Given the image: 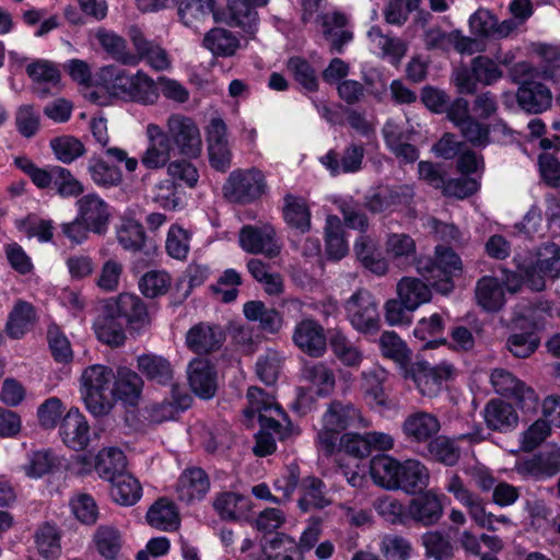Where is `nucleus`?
<instances>
[{
  "label": "nucleus",
  "mask_w": 560,
  "mask_h": 560,
  "mask_svg": "<svg viewBox=\"0 0 560 560\" xmlns=\"http://www.w3.org/2000/svg\"><path fill=\"white\" fill-rule=\"evenodd\" d=\"M368 36L382 56L387 57L393 65H397L407 51V46L400 38L383 34L378 26L371 27Z\"/></svg>",
  "instance_id": "nucleus-54"
},
{
  "label": "nucleus",
  "mask_w": 560,
  "mask_h": 560,
  "mask_svg": "<svg viewBox=\"0 0 560 560\" xmlns=\"http://www.w3.org/2000/svg\"><path fill=\"white\" fill-rule=\"evenodd\" d=\"M110 497L120 505L130 506L136 504L141 495L142 489L139 481L128 472L118 475L110 481Z\"/></svg>",
  "instance_id": "nucleus-48"
},
{
  "label": "nucleus",
  "mask_w": 560,
  "mask_h": 560,
  "mask_svg": "<svg viewBox=\"0 0 560 560\" xmlns=\"http://www.w3.org/2000/svg\"><path fill=\"white\" fill-rule=\"evenodd\" d=\"M36 312L33 305L25 301H18L9 314L5 325L7 334L13 339L22 338L34 323Z\"/></svg>",
  "instance_id": "nucleus-47"
},
{
  "label": "nucleus",
  "mask_w": 560,
  "mask_h": 560,
  "mask_svg": "<svg viewBox=\"0 0 560 560\" xmlns=\"http://www.w3.org/2000/svg\"><path fill=\"white\" fill-rule=\"evenodd\" d=\"M347 22V16L340 12H334L324 16L323 34L331 43V50L334 52L342 54L343 46L353 38L352 32L346 28Z\"/></svg>",
  "instance_id": "nucleus-38"
},
{
  "label": "nucleus",
  "mask_w": 560,
  "mask_h": 560,
  "mask_svg": "<svg viewBox=\"0 0 560 560\" xmlns=\"http://www.w3.org/2000/svg\"><path fill=\"white\" fill-rule=\"evenodd\" d=\"M190 160L182 156V159L173 160L167 165V175L175 185L178 183L188 188L197 187L200 175L197 166Z\"/></svg>",
  "instance_id": "nucleus-59"
},
{
  "label": "nucleus",
  "mask_w": 560,
  "mask_h": 560,
  "mask_svg": "<svg viewBox=\"0 0 560 560\" xmlns=\"http://www.w3.org/2000/svg\"><path fill=\"white\" fill-rule=\"evenodd\" d=\"M248 407L245 409L247 418L258 417L260 431L256 435L254 453L267 456L276 451V439L287 436L288 416L275 398L259 387H249L247 390Z\"/></svg>",
  "instance_id": "nucleus-1"
},
{
  "label": "nucleus",
  "mask_w": 560,
  "mask_h": 560,
  "mask_svg": "<svg viewBox=\"0 0 560 560\" xmlns=\"http://www.w3.org/2000/svg\"><path fill=\"white\" fill-rule=\"evenodd\" d=\"M476 300L485 311L497 312L505 303L503 285L498 278L485 276L476 284Z\"/></svg>",
  "instance_id": "nucleus-39"
},
{
  "label": "nucleus",
  "mask_w": 560,
  "mask_h": 560,
  "mask_svg": "<svg viewBox=\"0 0 560 560\" xmlns=\"http://www.w3.org/2000/svg\"><path fill=\"white\" fill-rule=\"evenodd\" d=\"M224 334L220 326L199 323L186 335L187 347L198 354L209 353L220 348Z\"/></svg>",
  "instance_id": "nucleus-24"
},
{
  "label": "nucleus",
  "mask_w": 560,
  "mask_h": 560,
  "mask_svg": "<svg viewBox=\"0 0 560 560\" xmlns=\"http://www.w3.org/2000/svg\"><path fill=\"white\" fill-rule=\"evenodd\" d=\"M552 95L550 90L540 82L524 81L517 91L520 106L533 114H538L550 107Z\"/></svg>",
  "instance_id": "nucleus-29"
},
{
  "label": "nucleus",
  "mask_w": 560,
  "mask_h": 560,
  "mask_svg": "<svg viewBox=\"0 0 560 560\" xmlns=\"http://www.w3.org/2000/svg\"><path fill=\"white\" fill-rule=\"evenodd\" d=\"M483 417L490 429L501 432L509 431L518 423V416L513 406L500 399H492L486 405Z\"/></svg>",
  "instance_id": "nucleus-34"
},
{
  "label": "nucleus",
  "mask_w": 560,
  "mask_h": 560,
  "mask_svg": "<svg viewBox=\"0 0 560 560\" xmlns=\"http://www.w3.org/2000/svg\"><path fill=\"white\" fill-rule=\"evenodd\" d=\"M177 12L185 26L197 31L213 15L214 0H179Z\"/></svg>",
  "instance_id": "nucleus-35"
},
{
  "label": "nucleus",
  "mask_w": 560,
  "mask_h": 560,
  "mask_svg": "<svg viewBox=\"0 0 560 560\" xmlns=\"http://www.w3.org/2000/svg\"><path fill=\"white\" fill-rule=\"evenodd\" d=\"M88 171L92 180L101 187H115L121 183L120 170L98 156L89 160Z\"/></svg>",
  "instance_id": "nucleus-57"
},
{
  "label": "nucleus",
  "mask_w": 560,
  "mask_h": 560,
  "mask_svg": "<svg viewBox=\"0 0 560 560\" xmlns=\"http://www.w3.org/2000/svg\"><path fill=\"white\" fill-rule=\"evenodd\" d=\"M128 36L136 49L135 55L139 57V62L145 60L151 68L158 71L170 68L171 61L166 50L159 44L147 39L138 26H130Z\"/></svg>",
  "instance_id": "nucleus-18"
},
{
  "label": "nucleus",
  "mask_w": 560,
  "mask_h": 560,
  "mask_svg": "<svg viewBox=\"0 0 560 560\" xmlns=\"http://www.w3.org/2000/svg\"><path fill=\"white\" fill-rule=\"evenodd\" d=\"M283 215L290 226L302 233L307 232L311 228V212L302 198L287 195L284 198Z\"/></svg>",
  "instance_id": "nucleus-55"
},
{
  "label": "nucleus",
  "mask_w": 560,
  "mask_h": 560,
  "mask_svg": "<svg viewBox=\"0 0 560 560\" xmlns=\"http://www.w3.org/2000/svg\"><path fill=\"white\" fill-rule=\"evenodd\" d=\"M100 80L114 95L141 105H153L160 97L158 81L144 71L135 74L116 66L101 68Z\"/></svg>",
  "instance_id": "nucleus-2"
},
{
  "label": "nucleus",
  "mask_w": 560,
  "mask_h": 560,
  "mask_svg": "<svg viewBox=\"0 0 560 560\" xmlns=\"http://www.w3.org/2000/svg\"><path fill=\"white\" fill-rule=\"evenodd\" d=\"M444 494H436L432 490L420 493L412 498L408 504L409 520L423 526L436 524L443 515Z\"/></svg>",
  "instance_id": "nucleus-15"
},
{
  "label": "nucleus",
  "mask_w": 560,
  "mask_h": 560,
  "mask_svg": "<svg viewBox=\"0 0 560 560\" xmlns=\"http://www.w3.org/2000/svg\"><path fill=\"white\" fill-rule=\"evenodd\" d=\"M114 378L113 370L103 364L90 365L82 372V398L86 409L94 417L105 416L112 410L110 394Z\"/></svg>",
  "instance_id": "nucleus-3"
},
{
  "label": "nucleus",
  "mask_w": 560,
  "mask_h": 560,
  "mask_svg": "<svg viewBox=\"0 0 560 560\" xmlns=\"http://www.w3.org/2000/svg\"><path fill=\"white\" fill-rule=\"evenodd\" d=\"M398 481V489L406 493H416L428 486L429 471L419 460L407 459L400 463Z\"/></svg>",
  "instance_id": "nucleus-41"
},
{
  "label": "nucleus",
  "mask_w": 560,
  "mask_h": 560,
  "mask_svg": "<svg viewBox=\"0 0 560 560\" xmlns=\"http://www.w3.org/2000/svg\"><path fill=\"white\" fill-rule=\"evenodd\" d=\"M240 245L249 254H262L269 258L280 253L276 241V231L272 225L264 223L244 225L240 231Z\"/></svg>",
  "instance_id": "nucleus-12"
},
{
  "label": "nucleus",
  "mask_w": 560,
  "mask_h": 560,
  "mask_svg": "<svg viewBox=\"0 0 560 560\" xmlns=\"http://www.w3.org/2000/svg\"><path fill=\"white\" fill-rule=\"evenodd\" d=\"M287 70L306 91L315 92L318 90L317 72L305 58L300 56L290 57L287 61Z\"/></svg>",
  "instance_id": "nucleus-56"
},
{
  "label": "nucleus",
  "mask_w": 560,
  "mask_h": 560,
  "mask_svg": "<svg viewBox=\"0 0 560 560\" xmlns=\"http://www.w3.org/2000/svg\"><path fill=\"white\" fill-rule=\"evenodd\" d=\"M325 245L327 255L336 260L343 258L348 253V243L341 220L337 215H328L325 224Z\"/></svg>",
  "instance_id": "nucleus-50"
},
{
  "label": "nucleus",
  "mask_w": 560,
  "mask_h": 560,
  "mask_svg": "<svg viewBox=\"0 0 560 560\" xmlns=\"http://www.w3.org/2000/svg\"><path fill=\"white\" fill-rule=\"evenodd\" d=\"M148 144L140 156L141 165L150 171L167 167L172 162L174 151L164 135V128L156 124H149L145 128Z\"/></svg>",
  "instance_id": "nucleus-13"
},
{
  "label": "nucleus",
  "mask_w": 560,
  "mask_h": 560,
  "mask_svg": "<svg viewBox=\"0 0 560 560\" xmlns=\"http://www.w3.org/2000/svg\"><path fill=\"white\" fill-rule=\"evenodd\" d=\"M78 217L90 228L91 232L103 234L108 224L107 203L96 194H88L77 200Z\"/></svg>",
  "instance_id": "nucleus-17"
},
{
  "label": "nucleus",
  "mask_w": 560,
  "mask_h": 560,
  "mask_svg": "<svg viewBox=\"0 0 560 560\" xmlns=\"http://www.w3.org/2000/svg\"><path fill=\"white\" fill-rule=\"evenodd\" d=\"M145 520L151 527L163 532L176 530L180 524L176 505L165 498L159 499L150 506Z\"/></svg>",
  "instance_id": "nucleus-33"
},
{
  "label": "nucleus",
  "mask_w": 560,
  "mask_h": 560,
  "mask_svg": "<svg viewBox=\"0 0 560 560\" xmlns=\"http://www.w3.org/2000/svg\"><path fill=\"white\" fill-rule=\"evenodd\" d=\"M283 362V355L273 349H268L256 362V373L266 385H272L278 380Z\"/></svg>",
  "instance_id": "nucleus-64"
},
{
  "label": "nucleus",
  "mask_w": 560,
  "mask_h": 560,
  "mask_svg": "<svg viewBox=\"0 0 560 560\" xmlns=\"http://www.w3.org/2000/svg\"><path fill=\"white\" fill-rule=\"evenodd\" d=\"M243 314L249 322L258 323L260 330L277 335L283 327V316L273 307H268L262 301L253 300L243 305Z\"/></svg>",
  "instance_id": "nucleus-27"
},
{
  "label": "nucleus",
  "mask_w": 560,
  "mask_h": 560,
  "mask_svg": "<svg viewBox=\"0 0 560 560\" xmlns=\"http://www.w3.org/2000/svg\"><path fill=\"white\" fill-rule=\"evenodd\" d=\"M172 284V277L164 270H150L139 280V290L149 299L164 295Z\"/></svg>",
  "instance_id": "nucleus-62"
},
{
  "label": "nucleus",
  "mask_w": 560,
  "mask_h": 560,
  "mask_svg": "<svg viewBox=\"0 0 560 560\" xmlns=\"http://www.w3.org/2000/svg\"><path fill=\"white\" fill-rule=\"evenodd\" d=\"M362 420L360 410L351 402L334 400L323 416L325 428L343 431Z\"/></svg>",
  "instance_id": "nucleus-32"
},
{
  "label": "nucleus",
  "mask_w": 560,
  "mask_h": 560,
  "mask_svg": "<svg viewBox=\"0 0 560 560\" xmlns=\"http://www.w3.org/2000/svg\"><path fill=\"white\" fill-rule=\"evenodd\" d=\"M172 149L180 156L198 159L202 152V140L195 120L182 114H172L164 129Z\"/></svg>",
  "instance_id": "nucleus-6"
},
{
  "label": "nucleus",
  "mask_w": 560,
  "mask_h": 560,
  "mask_svg": "<svg viewBox=\"0 0 560 560\" xmlns=\"http://www.w3.org/2000/svg\"><path fill=\"white\" fill-rule=\"evenodd\" d=\"M362 388L365 395L371 398L375 406L390 408L392 404L387 398L384 384L387 380V372L381 366H373L362 374Z\"/></svg>",
  "instance_id": "nucleus-45"
},
{
  "label": "nucleus",
  "mask_w": 560,
  "mask_h": 560,
  "mask_svg": "<svg viewBox=\"0 0 560 560\" xmlns=\"http://www.w3.org/2000/svg\"><path fill=\"white\" fill-rule=\"evenodd\" d=\"M188 382L192 392L200 398L209 399L215 394V372L208 360L195 359L189 363Z\"/></svg>",
  "instance_id": "nucleus-26"
},
{
  "label": "nucleus",
  "mask_w": 560,
  "mask_h": 560,
  "mask_svg": "<svg viewBox=\"0 0 560 560\" xmlns=\"http://www.w3.org/2000/svg\"><path fill=\"white\" fill-rule=\"evenodd\" d=\"M143 380L131 369L119 366L115 374L113 395L129 406H136L142 394Z\"/></svg>",
  "instance_id": "nucleus-28"
},
{
  "label": "nucleus",
  "mask_w": 560,
  "mask_h": 560,
  "mask_svg": "<svg viewBox=\"0 0 560 560\" xmlns=\"http://www.w3.org/2000/svg\"><path fill=\"white\" fill-rule=\"evenodd\" d=\"M407 440L415 443H425L433 440L441 429L439 419L429 412L417 411L409 415L401 425Z\"/></svg>",
  "instance_id": "nucleus-22"
},
{
  "label": "nucleus",
  "mask_w": 560,
  "mask_h": 560,
  "mask_svg": "<svg viewBox=\"0 0 560 560\" xmlns=\"http://www.w3.org/2000/svg\"><path fill=\"white\" fill-rule=\"evenodd\" d=\"M203 46L213 55L231 57L240 48V39L225 28H212L203 38Z\"/></svg>",
  "instance_id": "nucleus-52"
},
{
  "label": "nucleus",
  "mask_w": 560,
  "mask_h": 560,
  "mask_svg": "<svg viewBox=\"0 0 560 560\" xmlns=\"http://www.w3.org/2000/svg\"><path fill=\"white\" fill-rule=\"evenodd\" d=\"M105 306L110 316H117L124 324H144L148 318L147 306L136 294L121 293Z\"/></svg>",
  "instance_id": "nucleus-19"
},
{
  "label": "nucleus",
  "mask_w": 560,
  "mask_h": 560,
  "mask_svg": "<svg viewBox=\"0 0 560 560\" xmlns=\"http://www.w3.org/2000/svg\"><path fill=\"white\" fill-rule=\"evenodd\" d=\"M116 235L118 243L126 250L137 253L147 247L143 226L132 219L121 220Z\"/></svg>",
  "instance_id": "nucleus-53"
},
{
  "label": "nucleus",
  "mask_w": 560,
  "mask_h": 560,
  "mask_svg": "<svg viewBox=\"0 0 560 560\" xmlns=\"http://www.w3.org/2000/svg\"><path fill=\"white\" fill-rule=\"evenodd\" d=\"M328 343L337 360L345 366L353 370L360 369L363 360V350L339 328L328 329Z\"/></svg>",
  "instance_id": "nucleus-23"
},
{
  "label": "nucleus",
  "mask_w": 560,
  "mask_h": 560,
  "mask_svg": "<svg viewBox=\"0 0 560 560\" xmlns=\"http://www.w3.org/2000/svg\"><path fill=\"white\" fill-rule=\"evenodd\" d=\"M363 158V145L351 143L340 156L335 150H329L319 161L329 171L330 175L338 176L360 171Z\"/></svg>",
  "instance_id": "nucleus-21"
},
{
  "label": "nucleus",
  "mask_w": 560,
  "mask_h": 560,
  "mask_svg": "<svg viewBox=\"0 0 560 560\" xmlns=\"http://www.w3.org/2000/svg\"><path fill=\"white\" fill-rule=\"evenodd\" d=\"M266 189L265 176L256 168L233 171L222 187L225 199L241 205L257 200Z\"/></svg>",
  "instance_id": "nucleus-8"
},
{
  "label": "nucleus",
  "mask_w": 560,
  "mask_h": 560,
  "mask_svg": "<svg viewBox=\"0 0 560 560\" xmlns=\"http://www.w3.org/2000/svg\"><path fill=\"white\" fill-rule=\"evenodd\" d=\"M416 267L432 288L447 294L454 287L452 278L462 272L463 265L453 249L440 245L435 248V259H419Z\"/></svg>",
  "instance_id": "nucleus-4"
},
{
  "label": "nucleus",
  "mask_w": 560,
  "mask_h": 560,
  "mask_svg": "<svg viewBox=\"0 0 560 560\" xmlns=\"http://www.w3.org/2000/svg\"><path fill=\"white\" fill-rule=\"evenodd\" d=\"M294 345L310 357H322L327 348L328 335L316 320L306 318L299 322L293 330Z\"/></svg>",
  "instance_id": "nucleus-14"
},
{
  "label": "nucleus",
  "mask_w": 560,
  "mask_h": 560,
  "mask_svg": "<svg viewBox=\"0 0 560 560\" xmlns=\"http://www.w3.org/2000/svg\"><path fill=\"white\" fill-rule=\"evenodd\" d=\"M213 509L224 521H237L249 509L248 499L236 492H221L213 500Z\"/></svg>",
  "instance_id": "nucleus-46"
},
{
  "label": "nucleus",
  "mask_w": 560,
  "mask_h": 560,
  "mask_svg": "<svg viewBox=\"0 0 560 560\" xmlns=\"http://www.w3.org/2000/svg\"><path fill=\"white\" fill-rule=\"evenodd\" d=\"M301 489L303 495L299 500L298 505L303 512L329 505L330 501L327 498L326 486L320 479L316 477L304 478Z\"/></svg>",
  "instance_id": "nucleus-51"
},
{
  "label": "nucleus",
  "mask_w": 560,
  "mask_h": 560,
  "mask_svg": "<svg viewBox=\"0 0 560 560\" xmlns=\"http://www.w3.org/2000/svg\"><path fill=\"white\" fill-rule=\"evenodd\" d=\"M93 328L97 339L103 343L118 347L125 342L124 323L117 316H110L105 305Z\"/></svg>",
  "instance_id": "nucleus-43"
},
{
  "label": "nucleus",
  "mask_w": 560,
  "mask_h": 560,
  "mask_svg": "<svg viewBox=\"0 0 560 560\" xmlns=\"http://www.w3.org/2000/svg\"><path fill=\"white\" fill-rule=\"evenodd\" d=\"M127 459L124 452L117 447L103 448L95 459V470L107 481L115 480L118 475L126 472Z\"/></svg>",
  "instance_id": "nucleus-42"
},
{
  "label": "nucleus",
  "mask_w": 560,
  "mask_h": 560,
  "mask_svg": "<svg viewBox=\"0 0 560 560\" xmlns=\"http://www.w3.org/2000/svg\"><path fill=\"white\" fill-rule=\"evenodd\" d=\"M303 375L306 381L317 388L319 396L329 395L336 384L332 370L323 362L306 366L303 371Z\"/></svg>",
  "instance_id": "nucleus-63"
},
{
  "label": "nucleus",
  "mask_w": 560,
  "mask_h": 560,
  "mask_svg": "<svg viewBox=\"0 0 560 560\" xmlns=\"http://www.w3.org/2000/svg\"><path fill=\"white\" fill-rule=\"evenodd\" d=\"M35 544L40 556L46 559L57 558L61 552L60 534L56 526L45 523L35 533Z\"/></svg>",
  "instance_id": "nucleus-58"
},
{
  "label": "nucleus",
  "mask_w": 560,
  "mask_h": 560,
  "mask_svg": "<svg viewBox=\"0 0 560 560\" xmlns=\"http://www.w3.org/2000/svg\"><path fill=\"white\" fill-rule=\"evenodd\" d=\"M228 23L253 36L258 30V13L249 0H228Z\"/></svg>",
  "instance_id": "nucleus-37"
},
{
  "label": "nucleus",
  "mask_w": 560,
  "mask_h": 560,
  "mask_svg": "<svg viewBox=\"0 0 560 560\" xmlns=\"http://www.w3.org/2000/svg\"><path fill=\"white\" fill-rule=\"evenodd\" d=\"M520 471L537 479L550 478L560 471V446L550 444L520 464Z\"/></svg>",
  "instance_id": "nucleus-20"
},
{
  "label": "nucleus",
  "mask_w": 560,
  "mask_h": 560,
  "mask_svg": "<svg viewBox=\"0 0 560 560\" xmlns=\"http://www.w3.org/2000/svg\"><path fill=\"white\" fill-rule=\"evenodd\" d=\"M210 489V481L201 468H187L180 475L177 483V497L185 503L200 501Z\"/></svg>",
  "instance_id": "nucleus-25"
},
{
  "label": "nucleus",
  "mask_w": 560,
  "mask_h": 560,
  "mask_svg": "<svg viewBox=\"0 0 560 560\" xmlns=\"http://www.w3.org/2000/svg\"><path fill=\"white\" fill-rule=\"evenodd\" d=\"M346 317L351 327L363 335H374L381 328L378 304L368 290H357L345 304Z\"/></svg>",
  "instance_id": "nucleus-7"
},
{
  "label": "nucleus",
  "mask_w": 560,
  "mask_h": 560,
  "mask_svg": "<svg viewBox=\"0 0 560 560\" xmlns=\"http://www.w3.org/2000/svg\"><path fill=\"white\" fill-rule=\"evenodd\" d=\"M95 37L102 48L116 61L126 66L139 63V57L128 49L125 38L118 34L101 28L96 32Z\"/></svg>",
  "instance_id": "nucleus-40"
},
{
  "label": "nucleus",
  "mask_w": 560,
  "mask_h": 560,
  "mask_svg": "<svg viewBox=\"0 0 560 560\" xmlns=\"http://www.w3.org/2000/svg\"><path fill=\"white\" fill-rule=\"evenodd\" d=\"M137 369L149 381L158 385H172L174 371L167 359L145 353L137 358Z\"/></svg>",
  "instance_id": "nucleus-30"
},
{
  "label": "nucleus",
  "mask_w": 560,
  "mask_h": 560,
  "mask_svg": "<svg viewBox=\"0 0 560 560\" xmlns=\"http://www.w3.org/2000/svg\"><path fill=\"white\" fill-rule=\"evenodd\" d=\"M354 252L364 268L376 276H384L388 271V261L384 257L377 243L368 235H360L354 244Z\"/></svg>",
  "instance_id": "nucleus-31"
},
{
  "label": "nucleus",
  "mask_w": 560,
  "mask_h": 560,
  "mask_svg": "<svg viewBox=\"0 0 560 560\" xmlns=\"http://www.w3.org/2000/svg\"><path fill=\"white\" fill-rule=\"evenodd\" d=\"M503 77L499 63L488 56L471 59L469 68H460L454 74L455 85L462 94H474L478 83L492 85Z\"/></svg>",
  "instance_id": "nucleus-9"
},
{
  "label": "nucleus",
  "mask_w": 560,
  "mask_h": 560,
  "mask_svg": "<svg viewBox=\"0 0 560 560\" xmlns=\"http://www.w3.org/2000/svg\"><path fill=\"white\" fill-rule=\"evenodd\" d=\"M431 287L429 282L425 283L420 279L404 277L397 283V294L408 307L418 308L431 300Z\"/></svg>",
  "instance_id": "nucleus-44"
},
{
  "label": "nucleus",
  "mask_w": 560,
  "mask_h": 560,
  "mask_svg": "<svg viewBox=\"0 0 560 560\" xmlns=\"http://www.w3.org/2000/svg\"><path fill=\"white\" fill-rule=\"evenodd\" d=\"M455 375V368L448 362L432 366L428 362H417L411 368L412 380L423 396H438L444 383Z\"/></svg>",
  "instance_id": "nucleus-11"
},
{
  "label": "nucleus",
  "mask_w": 560,
  "mask_h": 560,
  "mask_svg": "<svg viewBox=\"0 0 560 560\" xmlns=\"http://www.w3.org/2000/svg\"><path fill=\"white\" fill-rule=\"evenodd\" d=\"M373 508L382 518L390 524L405 525L409 520L408 506L405 508L398 499L392 495L377 498L373 502Z\"/></svg>",
  "instance_id": "nucleus-61"
},
{
  "label": "nucleus",
  "mask_w": 560,
  "mask_h": 560,
  "mask_svg": "<svg viewBox=\"0 0 560 560\" xmlns=\"http://www.w3.org/2000/svg\"><path fill=\"white\" fill-rule=\"evenodd\" d=\"M93 544L101 557L106 560H114L121 549L122 537L116 527L101 525L93 534Z\"/></svg>",
  "instance_id": "nucleus-49"
},
{
  "label": "nucleus",
  "mask_w": 560,
  "mask_h": 560,
  "mask_svg": "<svg viewBox=\"0 0 560 560\" xmlns=\"http://www.w3.org/2000/svg\"><path fill=\"white\" fill-rule=\"evenodd\" d=\"M514 262L524 272L529 289L542 291L546 287V277H560V246L555 243L546 244L538 249L535 260L527 262L517 255Z\"/></svg>",
  "instance_id": "nucleus-5"
},
{
  "label": "nucleus",
  "mask_w": 560,
  "mask_h": 560,
  "mask_svg": "<svg viewBox=\"0 0 560 560\" xmlns=\"http://www.w3.org/2000/svg\"><path fill=\"white\" fill-rule=\"evenodd\" d=\"M400 462L388 455L374 456L370 462V474L373 481L387 489L399 488L398 474Z\"/></svg>",
  "instance_id": "nucleus-36"
},
{
  "label": "nucleus",
  "mask_w": 560,
  "mask_h": 560,
  "mask_svg": "<svg viewBox=\"0 0 560 560\" xmlns=\"http://www.w3.org/2000/svg\"><path fill=\"white\" fill-rule=\"evenodd\" d=\"M30 79L38 85L58 86L61 73L57 65L47 59H37L26 66Z\"/></svg>",
  "instance_id": "nucleus-60"
},
{
  "label": "nucleus",
  "mask_w": 560,
  "mask_h": 560,
  "mask_svg": "<svg viewBox=\"0 0 560 560\" xmlns=\"http://www.w3.org/2000/svg\"><path fill=\"white\" fill-rule=\"evenodd\" d=\"M490 382L495 393L513 399L524 412H535L539 405V397L535 389L517 378L512 372L504 369H494Z\"/></svg>",
  "instance_id": "nucleus-10"
},
{
  "label": "nucleus",
  "mask_w": 560,
  "mask_h": 560,
  "mask_svg": "<svg viewBox=\"0 0 560 560\" xmlns=\"http://www.w3.org/2000/svg\"><path fill=\"white\" fill-rule=\"evenodd\" d=\"M63 443L75 451L84 450L90 442V425L79 408L72 407L61 420L59 428Z\"/></svg>",
  "instance_id": "nucleus-16"
}]
</instances>
